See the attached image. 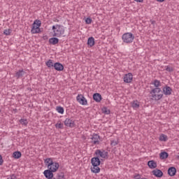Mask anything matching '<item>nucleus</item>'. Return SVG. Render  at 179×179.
<instances>
[{"label": "nucleus", "mask_w": 179, "mask_h": 179, "mask_svg": "<svg viewBox=\"0 0 179 179\" xmlns=\"http://www.w3.org/2000/svg\"><path fill=\"white\" fill-rule=\"evenodd\" d=\"M151 85H152L155 88H153L150 92V94H151L152 100H155V101H159V100H162L163 99V94H156L160 93L162 92V88H159L162 85V83L159 80H154L151 82Z\"/></svg>", "instance_id": "nucleus-1"}, {"label": "nucleus", "mask_w": 179, "mask_h": 179, "mask_svg": "<svg viewBox=\"0 0 179 179\" xmlns=\"http://www.w3.org/2000/svg\"><path fill=\"white\" fill-rule=\"evenodd\" d=\"M44 163L46 164L48 170L52 171L53 173H57L59 169V163L57 162H54L52 158H46L44 159Z\"/></svg>", "instance_id": "nucleus-2"}, {"label": "nucleus", "mask_w": 179, "mask_h": 179, "mask_svg": "<svg viewBox=\"0 0 179 179\" xmlns=\"http://www.w3.org/2000/svg\"><path fill=\"white\" fill-rule=\"evenodd\" d=\"M91 164L92 165V167H91L92 173H94V174H99V173H100V167L99 166L101 164L100 158L98 156L92 157L91 159Z\"/></svg>", "instance_id": "nucleus-3"}, {"label": "nucleus", "mask_w": 179, "mask_h": 179, "mask_svg": "<svg viewBox=\"0 0 179 179\" xmlns=\"http://www.w3.org/2000/svg\"><path fill=\"white\" fill-rule=\"evenodd\" d=\"M54 37H62L65 33V29L64 26L61 24H55L52 27Z\"/></svg>", "instance_id": "nucleus-4"}, {"label": "nucleus", "mask_w": 179, "mask_h": 179, "mask_svg": "<svg viewBox=\"0 0 179 179\" xmlns=\"http://www.w3.org/2000/svg\"><path fill=\"white\" fill-rule=\"evenodd\" d=\"M134 38L135 36H134L133 34L131 32L124 33L122 36V40L123 43H125L126 44H131V43L134 42Z\"/></svg>", "instance_id": "nucleus-5"}, {"label": "nucleus", "mask_w": 179, "mask_h": 179, "mask_svg": "<svg viewBox=\"0 0 179 179\" xmlns=\"http://www.w3.org/2000/svg\"><path fill=\"white\" fill-rule=\"evenodd\" d=\"M95 155L99 158L101 157V159H108V152L104 150H96L95 151Z\"/></svg>", "instance_id": "nucleus-6"}, {"label": "nucleus", "mask_w": 179, "mask_h": 179, "mask_svg": "<svg viewBox=\"0 0 179 179\" xmlns=\"http://www.w3.org/2000/svg\"><path fill=\"white\" fill-rule=\"evenodd\" d=\"M76 100L78 103L81 104V106H87V99L85 97V96L82 94H78L76 96Z\"/></svg>", "instance_id": "nucleus-7"}, {"label": "nucleus", "mask_w": 179, "mask_h": 179, "mask_svg": "<svg viewBox=\"0 0 179 179\" xmlns=\"http://www.w3.org/2000/svg\"><path fill=\"white\" fill-rule=\"evenodd\" d=\"M91 139V143H93V145H99L100 143V136L97 134H94Z\"/></svg>", "instance_id": "nucleus-8"}, {"label": "nucleus", "mask_w": 179, "mask_h": 179, "mask_svg": "<svg viewBox=\"0 0 179 179\" xmlns=\"http://www.w3.org/2000/svg\"><path fill=\"white\" fill-rule=\"evenodd\" d=\"M133 79L134 76L131 74V73L125 74L123 78L124 83H131Z\"/></svg>", "instance_id": "nucleus-9"}, {"label": "nucleus", "mask_w": 179, "mask_h": 179, "mask_svg": "<svg viewBox=\"0 0 179 179\" xmlns=\"http://www.w3.org/2000/svg\"><path fill=\"white\" fill-rule=\"evenodd\" d=\"M162 92L165 96H171L173 89L169 85H166L162 88Z\"/></svg>", "instance_id": "nucleus-10"}, {"label": "nucleus", "mask_w": 179, "mask_h": 179, "mask_svg": "<svg viewBox=\"0 0 179 179\" xmlns=\"http://www.w3.org/2000/svg\"><path fill=\"white\" fill-rule=\"evenodd\" d=\"M64 125L69 128H73L75 127V121L70 118H66L64 121Z\"/></svg>", "instance_id": "nucleus-11"}, {"label": "nucleus", "mask_w": 179, "mask_h": 179, "mask_svg": "<svg viewBox=\"0 0 179 179\" xmlns=\"http://www.w3.org/2000/svg\"><path fill=\"white\" fill-rule=\"evenodd\" d=\"M43 175L47 179H51L54 178V172H52V171H50L48 169L43 171Z\"/></svg>", "instance_id": "nucleus-12"}, {"label": "nucleus", "mask_w": 179, "mask_h": 179, "mask_svg": "<svg viewBox=\"0 0 179 179\" xmlns=\"http://www.w3.org/2000/svg\"><path fill=\"white\" fill-rule=\"evenodd\" d=\"M31 33H32V34H37L41 33V29H40V27H38L36 24H32Z\"/></svg>", "instance_id": "nucleus-13"}, {"label": "nucleus", "mask_w": 179, "mask_h": 179, "mask_svg": "<svg viewBox=\"0 0 179 179\" xmlns=\"http://www.w3.org/2000/svg\"><path fill=\"white\" fill-rule=\"evenodd\" d=\"M54 68L55 71L61 72V71H64V65L59 62H56L54 64Z\"/></svg>", "instance_id": "nucleus-14"}, {"label": "nucleus", "mask_w": 179, "mask_h": 179, "mask_svg": "<svg viewBox=\"0 0 179 179\" xmlns=\"http://www.w3.org/2000/svg\"><path fill=\"white\" fill-rule=\"evenodd\" d=\"M152 174L158 178H162V177H163V171H162L160 169H155L152 171Z\"/></svg>", "instance_id": "nucleus-15"}, {"label": "nucleus", "mask_w": 179, "mask_h": 179, "mask_svg": "<svg viewBox=\"0 0 179 179\" xmlns=\"http://www.w3.org/2000/svg\"><path fill=\"white\" fill-rule=\"evenodd\" d=\"M177 173V169L174 166H171L168 169V174L171 177H174L176 176V173Z\"/></svg>", "instance_id": "nucleus-16"}, {"label": "nucleus", "mask_w": 179, "mask_h": 179, "mask_svg": "<svg viewBox=\"0 0 179 179\" xmlns=\"http://www.w3.org/2000/svg\"><path fill=\"white\" fill-rule=\"evenodd\" d=\"M25 74V71H24L23 69L19 70L15 73V78H17V79H20L21 78H23V76H24Z\"/></svg>", "instance_id": "nucleus-17"}, {"label": "nucleus", "mask_w": 179, "mask_h": 179, "mask_svg": "<svg viewBox=\"0 0 179 179\" xmlns=\"http://www.w3.org/2000/svg\"><path fill=\"white\" fill-rule=\"evenodd\" d=\"M93 99L96 103H100L102 99L101 94H100L99 93H95L93 94Z\"/></svg>", "instance_id": "nucleus-18"}, {"label": "nucleus", "mask_w": 179, "mask_h": 179, "mask_svg": "<svg viewBox=\"0 0 179 179\" xmlns=\"http://www.w3.org/2000/svg\"><path fill=\"white\" fill-rule=\"evenodd\" d=\"M58 43H59V39H58V38L53 37L49 38V44H52V45H56Z\"/></svg>", "instance_id": "nucleus-19"}, {"label": "nucleus", "mask_w": 179, "mask_h": 179, "mask_svg": "<svg viewBox=\"0 0 179 179\" xmlns=\"http://www.w3.org/2000/svg\"><path fill=\"white\" fill-rule=\"evenodd\" d=\"M141 106V104L138 100L133 101L131 102V107L134 110H138V108Z\"/></svg>", "instance_id": "nucleus-20"}, {"label": "nucleus", "mask_w": 179, "mask_h": 179, "mask_svg": "<svg viewBox=\"0 0 179 179\" xmlns=\"http://www.w3.org/2000/svg\"><path fill=\"white\" fill-rule=\"evenodd\" d=\"M148 166L152 169H156V167H157V163H156V162H155L154 160H150L148 161Z\"/></svg>", "instance_id": "nucleus-21"}, {"label": "nucleus", "mask_w": 179, "mask_h": 179, "mask_svg": "<svg viewBox=\"0 0 179 179\" xmlns=\"http://www.w3.org/2000/svg\"><path fill=\"white\" fill-rule=\"evenodd\" d=\"M159 141H160V142H167L169 141V137L167 135L162 134L159 137Z\"/></svg>", "instance_id": "nucleus-22"}, {"label": "nucleus", "mask_w": 179, "mask_h": 179, "mask_svg": "<svg viewBox=\"0 0 179 179\" xmlns=\"http://www.w3.org/2000/svg\"><path fill=\"white\" fill-rule=\"evenodd\" d=\"M87 44L88 47H93L94 45V38L93 36L88 38Z\"/></svg>", "instance_id": "nucleus-23"}, {"label": "nucleus", "mask_w": 179, "mask_h": 179, "mask_svg": "<svg viewBox=\"0 0 179 179\" xmlns=\"http://www.w3.org/2000/svg\"><path fill=\"white\" fill-rule=\"evenodd\" d=\"M159 157L162 160H164L169 157V153L166 151H164L159 154Z\"/></svg>", "instance_id": "nucleus-24"}, {"label": "nucleus", "mask_w": 179, "mask_h": 179, "mask_svg": "<svg viewBox=\"0 0 179 179\" xmlns=\"http://www.w3.org/2000/svg\"><path fill=\"white\" fill-rule=\"evenodd\" d=\"M13 157L14 159H20L22 157V152L20 151H15L13 153Z\"/></svg>", "instance_id": "nucleus-25"}, {"label": "nucleus", "mask_w": 179, "mask_h": 179, "mask_svg": "<svg viewBox=\"0 0 179 179\" xmlns=\"http://www.w3.org/2000/svg\"><path fill=\"white\" fill-rule=\"evenodd\" d=\"M20 124H21V125H24V127H27L29 122L27 121V119H20Z\"/></svg>", "instance_id": "nucleus-26"}, {"label": "nucleus", "mask_w": 179, "mask_h": 179, "mask_svg": "<svg viewBox=\"0 0 179 179\" xmlns=\"http://www.w3.org/2000/svg\"><path fill=\"white\" fill-rule=\"evenodd\" d=\"M46 66L48 68H54V62H52V60L49 59L48 62H45Z\"/></svg>", "instance_id": "nucleus-27"}, {"label": "nucleus", "mask_w": 179, "mask_h": 179, "mask_svg": "<svg viewBox=\"0 0 179 179\" xmlns=\"http://www.w3.org/2000/svg\"><path fill=\"white\" fill-rule=\"evenodd\" d=\"M55 128H57V129H64V124L57 122L55 124Z\"/></svg>", "instance_id": "nucleus-28"}, {"label": "nucleus", "mask_w": 179, "mask_h": 179, "mask_svg": "<svg viewBox=\"0 0 179 179\" xmlns=\"http://www.w3.org/2000/svg\"><path fill=\"white\" fill-rule=\"evenodd\" d=\"M56 110L59 114H64V108L62 106H57Z\"/></svg>", "instance_id": "nucleus-29"}, {"label": "nucleus", "mask_w": 179, "mask_h": 179, "mask_svg": "<svg viewBox=\"0 0 179 179\" xmlns=\"http://www.w3.org/2000/svg\"><path fill=\"white\" fill-rule=\"evenodd\" d=\"M10 33H12V29H5L3 31V34H5V36H10Z\"/></svg>", "instance_id": "nucleus-30"}, {"label": "nucleus", "mask_w": 179, "mask_h": 179, "mask_svg": "<svg viewBox=\"0 0 179 179\" xmlns=\"http://www.w3.org/2000/svg\"><path fill=\"white\" fill-rule=\"evenodd\" d=\"M33 24H35L36 26H38V27H40L41 26V21H40V20H36L34 22Z\"/></svg>", "instance_id": "nucleus-31"}, {"label": "nucleus", "mask_w": 179, "mask_h": 179, "mask_svg": "<svg viewBox=\"0 0 179 179\" xmlns=\"http://www.w3.org/2000/svg\"><path fill=\"white\" fill-rule=\"evenodd\" d=\"M102 113H103V114L108 115L110 114V110L107 108V107H104L102 108Z\"/></svg>", "instance_id": "nucleus-32"}, {"label": "nucleus", "mask_w": 179, "mask_h": 179, "mask_svg": "<svg viewBox=\"0 0 179 179\" xmlns=\"http://www.w3.org/2000/svg\"><path fill=\"white\" fill-rule=\"evenodd\" d=\"M57 179H65V175L64 174V173H57Z\"/></svg>", "instance_id": "nucleus-33"}, {"label": "nucleus", "mask_w": 179, "mask_h": 179, "mask_svg": "<svg viewBox=\"0 0 179 179\" xmlns=\"http://www.w3.org/2000/svg\"><path fill=\"white\" fill-rule=\"evenodd\" d=\"M165 68H166L165 71H166L167 72H173V71H174L173 67L169 66H166Z\"/></svg>", "instance_id": "nucleus-34"}, {"label": "nucleus", "mask_w": 179, "mask_h": 179, "mask_svg": "<svg viewBox=\"0 0 179 179\" xmlns=\"http://www.w3.org/2000/svg\"><path fill=\"white\" fill-rule=\"evenodd\" d=\"M117 145H118V141H115V140L110 141V145L117 146Z\"/></svg>", "instance_id": "nucleus-35"}, {"label": "nucleus", "mask_w": 179, "mask_h": 179, "mask_svg": "<svg viewBox=\"0 0 179 179\" xmlns=\"http://www.w3.org/2000/svg\"><path fill=\"white\" fill-rule=\"evenodd\" d=\"M92 22V20L90 17H87V19H85V23L87 24H91Z\"/></svg>", "instance_id": "nucleus-36"}, {"label": "nucleus", "mask_w": 179, "mask_h": 179, "mask_svg": "<svg viewBox=\"0 0 179 179\" xmlns=\"http://www.w3.org/2000/svg\"><path fill=\"white\" fill-rule=\"evenodd\" d=\"M7 179H16V176H15V174H13L10 176Z\"/></svg>", "instance_id": "nucleus-37"}, {"label": "nucleus", "mask_w": 179, "mask_h": 179, "mask_svg": "<svg viewBox=\"0 0 179 179\" xmlns=\"http://www.w3.org/2000/svg\"><path fill=\"white\" fill-rule=\"evenodd\" d=\"M3 164V159H2V155H0V166H2Z\"/></svg>", "instance_id": "nucleus-38"}, {"label": "nucleus", "mask_w": 179, "mask_h": 179, "mask_svg": "<svg viewBox=\"0 0 179 179\" xmlns=\"http://www.w3.org/2000/svg\"><path fill=\"white\" fill-rule=\"evenodd\" d=\"M134 178H135V179H141V175H140V174H136V175L134 176Z\"/></svg>", "instance_id": "nucleus-39"}, {"label": "nucleus", "mask_w": 179, "mask_h": 179, "mask_svg": "<svg viewBox=\"0 0 179 179\" xmlns=\"http://www.w3.org/2000/svg\"><path fill=\"white\" fill-rule=\"evenodd\" d=\"M134 1H135V2H138L140 3H143V0H134Z\"/></svg>", "instance_id": "nucleus-40"}, {"label": "nucleus", "mask_w": 179, "mask_h": 179, "mask_svg": "<svg viewBox=\"0 0 179 179\" xmlns=\"http://www.w3.org/2000/svg\"><path fill=\"white\" fill-rule=\"evenodd\" d=\"M157 2H164V0H157Z\"/></svg>", "instance_id": "nucleus-41"}, {"label": "nucleus", "mask_w": 179, "mask_h": 179, "mask_svg": "<svg viewBox=\"0 0 179 179\" xmlns=\"http://www.w3.org/2000/svg\"><path fill=\"white\" fill-rule=\"evenodd\" d=\"M152 24H153V23H155V21H151Z\"/></svg>", "instance_id": "nucleus-42"}, {"label": "nucleus", "mask_w": 179, "mask_h": 179, "mask_svg": "<svg viewBox=\"0 0 179 179\" xmlns=\"http://www.w3.org/2000/svg\"><path fill=\"white\" fill-rule=\"evenodd\" d=\"M0 113H1V109H0Z\"/></svg>", "instance_id": "nucleus-43"}]
</instances>
